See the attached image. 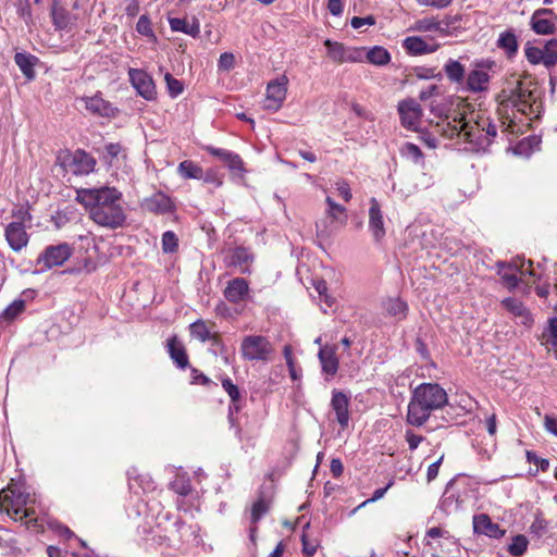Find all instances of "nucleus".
Masks as SVG:
<instances>
[{"label":"nucleus","mask_w":557,"mask_h":557,"mask_svg":"<svg viewBox=\"0 0 557 557\" xmlns=\"http://www.w3.org/2000/svg\"><path fill=\"white\" fill-rule=\"evenodd\" d=\"M544 428L548 433L557 437V418L546 414L544 417Z\"/></svg>","instance_id":"61"},{"label":"nucleus","mask_w":557,"mask_h":557,"mask_svg":"<svg viewBox=\"0 0 557 557\" xmlns=\"http://www.w3.org/2000/svg\"><path fill=\"white\" fill-rule=\"evenodd\" d=\"M143 208L149 212L164 214L174 210L171 198L162 191L154 193L143 200Z\"/></svg>","instance_id":"19"},{"label":"nucleus","mask_w":557,"mask_h":557,"mask_svg":"<svg viewBox=\"0 0 557 557\" xmlns=\"http://www.w3.org/2000/svg\"><path fill=\"white\" fill-rule=\"evenodd\" d=\"M327 9L334 16H339L343 13L344 7L342 0H329Z\"/></svg>","instance_id":"64"},{"label":"nucleus","mask_w":557,"mask_h":557,"mask_svg":"<svg viewBox=\"0 0 557 557\" xmlns=\"http://www.w3.org/2000/svg\"><path fill=\"white\" fill-rule=\"evenodd\" d=\"M124 10L127 16L135 17L139 13L138 0H125Z\"/></svg>","instance_id":"62"},{"label":"nucleus","mask_w":557,"mask_h":557,"mask_svg":"<svg viewBox=\"0 0 557 557\" xmlns=\"http://www.w3.org/2000/svg\"><path fill=\"white\" fill-rule=\"evenodd\" d=\"M349 405L350 397L348 395H346L342 391L333 389L331 407L335 412L336 421L343 429H346L348 426L350 420Z\"/></svg>","instance_id":"15"},{"label":"nucleus","mask_w":557,"mask_h":557,"mask_svg":"<svg viewBox=\"0 0 557 557\" xmlns=\"http://www.w3.org/2000/svg\"><path fill=\"white\" fill-rule=\"evenodd\" d=\"M197 530L193 525L186 524L181 519L175 520L170 524L169 529L162 530L160 525L151 531V540L160 545L173 546L177 543L188 542L197 537Z\"/></svg>","instance_id":"5"},{"label":"nucleus","mask_w":557,"mask_h":557,"mask_svg":"<svg viewBox=\"0 0 557 557\" xmlns=\"http://www.w3.org/2000/svg\"><path fill=\"white\" fill-rule=\"evenodd\" d=\"M400 151L405 158L411 160L412 162L423 163V153L417 145H414L412 143H406L401 147Z\"/></svg>","instance_id":"44"},{"label":"nucleus","mask_w":557,"mask_h":557,"mask_svg":"<svg viewBox=\"0 0 557 557\" xmlns=\"http://www.w3.org/2000/svg\"><path fill=\"white\" fill-rule=\"evenodd\" d=\"M525 57L528 61L532 64H544L545 58L543 55L541 47H527L525 48Z\"/></svg>","instance_id":"51"},{"label":"nucleus","mask_w":557,"mask_h":557,"mask_svg":"<svg viewBox=\"0 0 557 557\" xmlns=\"http://www.w3.org/2000/svg\"><path fill=\"white\" fill-rule=\"evenodd\" d=\"M270 509V504L263 497H260L252 504L250 520L256 524Z\"/></svg>","instance_id":"40"},{"label":"nucleus","mask_w":557,"mask_h":557,"mask_svg":"<svg viewBox=\"0 0 557 557\" xmlns=\"http://www.w3.org/2000/svg\"><path fill=\"white\" fill-rule=\"evenodd\" d=\"M335 188L338 191L339 196L345 201H347V202L350 201V199L352 198V194H351V189H350V186L347 183V181L338 180L337 182H335Z\"/></svg>","instance_id":"55"},{"label":"nucleus","mask_w":557,"mask_h":557,"mask_svg":"<svg viewBox=\"0 0 557 557\" xmlns=\"http://www.w3.org/2000/svg\"><path fill=\"white\" fill-rule=\"evenodd\" d=\"M301 542H302V553L307 556V557H312L315 552H317V544L314 543H311L307 536L304 534L302 537H301Z\"/></svg>","instance_id":"63"},{"label":"nucleus","mask_w":557,"mask_h":557,"mask_svg":"<svg viewBox=\"0 0 557 557\" xmlns=\"http://www.w3.org/2000/svg\"><path fill=\"white\" fill-rule=\"evenodd\" d=\"M406 441L410 450L418 448L419 444L423 441L421 435H417L411 431L406 432Z\"/></svg>","instance_id":"60"},{"label":"nucleus","mask_w":557,"mask_h":557,"mask_svg":"<svg viewBox=\"0 0 557 557\" xmlns=\"http://www.w3.org/2000/svg\"><path fill=\"white\" fill-rule=\"evenodd\" d=\"M288 79L285 75L271 81L267 86L264 109L277 111L286 99Z\"/></svg>","instance_id":"10"},{"label":"nucleus","mask_w":557,"mask_h":557,"mask_svg":"<svg viewBox=\"0 0 557 557\" xmlns=\"http://www.w3.org/2000/svg\"><path fill=\"white\" fill-rule=\"evenodd\" d=\"M440 94V86L433 84L420 91L419 99L422 101H426L434 96H438Z\"/></svg>","instance_id":"59"},{"label":"nucleus","mask_w":557,"mask_h":557,"mask_svg":"<svg viewBox=\"0 0 557 557\" xmlns=\"http://www.w3.org/2000/svg\"><path fill=\"white\" fill-rule=\"evenodd\" d=\"M72 256V248L69 244L62 243L55 246H48L38 257L37 263H42L46 269L62 265Z\"/></svg>","instance_id":"12"},{"label":"nucleus","mask_w":557,"mask_h":557,"mask_svg":"<svg viewBox=\"0 0 557 557\" xmlns=\"http://www.w3.org/2000/svg\"><path fill=\"white\" fill-rule=\"evenodd\" d=\"M535 97L529 89L519 86L511 95L509 102L518 112L522 114H531L533 112V102Z\"/></svg>","instance_id":"23"},{"label":"nucleus","mask_w":557,"mask_h":557,"mask_svg":"<svg viewBox=\"0 0 557 557\" xmlns=\"http://www.w3.org/2000/svg\"><path fill=\"white\" fill-rule=\"evenodd\" d=\"M497 45L499 48L504 49L508 55H513L518 51V41L517 37L512 32H504L499 35L497 40Z\"/></svg>","instance_id":"35"},{"label":"nucleus","mask_w":557,"mask_h":557,"mask_svg":"<svg viewBox=\"0 0 557 557\" xmlns=\"http://www.w3.org/2000/svg\"><path fill=\"white\" fill-rule=\"evenodd\" d=\"M82 100L85 103L87 111L95 115L111 117L115 115L116 109L99 94L92 97H84Z\"/></svg>","instance_id":"22"},{"label":"nucleus","mask_w":557,"mask_h":557,"mask_svg":"<svg viewBox=\"0 0 557 557\" xmlns=\"http://www.w3.org/2000/svg\"><path fill=\"white\" fill-rule=\"evenodd\" d=\"M61 159V164L75 175H87L94 172L96 160L85 150L77 149L73 153H66Z\"/></svg>","instance_id":"8"},{"label":"nucleus","mask_w":557,"mask_h":557,"mask_svg":"<svg viewBox=\"0 0 557 557\" xmlns=\"http://www.w3.org/2000/svg\"><path fill=\"white\" fill-rule=\"evenodd\" d=\"M497 274L502 277L503 282L506 284V286L512 290L515 289L519 284V278L517 276V273L512 271V268L507 265V262H497Z\"/></svg>","instance_id":"32"},{"label":"nucleus","mask_w":557,"mask_h":557,"mask_svg":"<svg viewBox=\"0 0 557 557\" xmlns=\"http://www.w3.org/2000/svg\"><path fill=\"white\" fill-rule=\"evenodd\" d=\"M223 295L231 304H240L245 301L249 295V284L247 280L243 277H235L228 281Z\"/></svg>","instance_id":"18"},{"label":"nucleus","mask_w":557,"mask_h":557,"mask_svg":"<svg viewBox=\"0 0 557 557\" xmlns=\"http://www.w3.org/2000/svg\"><path fill=\"white\" fill-rule=\"evenodd\" d=\"M527 457H528V460L530 462H533L534 465H536L541 471L548 470L549 461L547 459L541 458V457L536 456V454L531 453V451H528Z\"/></svg>","instance_id":"57"},{"label":"nucleus","mask_w":557,"mask_h":557,"mask_svg":"<svg viewBox=\"0 0 557 557\" xmlns=\"http://www.w3.org/2000/svg\"><path fill=\"white\" fill-rule=\"evenodd\" d=\"M235 65V57L231 52H223L218 61V67L220 71L228 72Z\"/></svg>","instance_id":"54"},{"label":"nucleus","mask_w":557,"mask_h":557,"mask_svg":"<svg viewBox=\"0 0 557 557\" xmlns=\"http://www.w3.org/2000/svg\"><path fill=\"white\" fill-rule=\"evenodd\" d=\"M178 248V239L174 232L166 231L162 235V250L164 253H173Z\"/></svg>","instance_id":"47"},{"label":"nucleus","mask_w":557,"mask_h":557,"mask_svg":"<svg viewBox=\"0 0 557 557\" xmlns=\"http://www.w3.org/2000/svg\"><path fill=\"white\" fill-rule=\"evenodd\" d=\"M136 30L146 37H154L151 22L147 15H141L136 24Z\"/></svg>","instance_id":"53"},{"label":"nucleus","mask_w":557,"mask_h":557,"mask_svg":"<svg viewBox=\"0 0 557 557\" xmlns=\"http://www.w3.org/2000/svg\"><path fill=\"white\" fill-rule=\"evenodd\" d=\"M128 77L132 86L144 99L151 101L157 97L156 85L152 77L144 70L129 69Z\"/></svg>","instance_id":"11"},{"label":"nucleus","mask_w":557,"mask_h":557,"mask_svg":"<svg viewBox=\"0 0 557 557\" xmlns=\"http://www.w3.org/2000/svg\"><path fill=\"white\" fill-rule=\"evenodd\" d=\"M177 172L185 180H200L203 174L202 169L190 160L181 162L178 164Z\"/></svg>","instance_id":"34"},{"label":"nucleus","mask_w":557,"mask_h":557,"mask_svg":"<svg viewBox=\"0 0 557 557\" xmlns=\"http://www.w3.org/2000/svg\"><path fill=\"white\" fill-rule=\"evenodd\" d=\"M228 168V170L235 174H238L239 176H243L246 172L244 162L239 154L233 152L232 156L227 159L225 163Z\"/></svg>","instance_id":"49"},{"label":"nucleus","mask_w":557,"mask_h":557,"mask_svg":"<svg viewBox=\"0 0 557 557\" xmlns=\"http://www.w3.org/2000/svg\"><path fill=\"white\" fill-rule=\"evenodd\" d=\"M473 530L478 534H483L492 539H499L505 533V531L502 530L497 523H494L485 513L473 517Z\"/></svg>","instance_id":"25"},{"label":"nucleus","mask_w":557,"mask_h":557,"mask_svg":"<svg viewBox=\"0 0 557 557\" xmlns=\"http://www.w3.org/2000/svg\"><path fill=\"white\" fill-rule=\"evenodd\" d=\"M384 308L389 315L395 317L398 320L405 319L408 311L407 304L399 298L387 299L384 304Z\"/></svg>","instance_id":"33"},{"label":"nucleus","mask_w":557,"mask_h":557,"mask_svg":"<svg viewBox=\"0 0 557 557\" xmlns=\"http://www.w3.org/2000/svg\"><path fill=\"white\" fill-rule=\"evenodd\" d=\"M461 500L459 496H456L454 494H447L445 493L442 500H441V509L445 511L446 513H451L455 511H458L461 508Z\"/></svg>","instance_id":"41"},{"label":"nucleus","mask_w":557,"mask_h":557,"mask_svg":"<svg viewBox=\"0 0 557 557\" xmlns=\"http://www.w3.org/2000/svg\"><path fill=\"white\" fill-rule=\"evenodd\" d=\"M504 308L509 311L515 318L520 317L528 308L517 298L508 297L502 301Z\"/></svg>","instance_id":"46"},{"label":"nucleus","mask_w":557,"mask_h":557,"mask_svg":"<svg viewBox=\"0 0 557 557\" xmlns=\"http://www.w3.org/2000/svg\"><path fill=\"white\" fill-rule=\"evenodd\" d=\"M533 262L531 260L525 261L523 257H516L510 262H507V265L512 268V271L518 273L525 274L528 273L530 276L535 277L536 273L532 269Z\"/></svg>","instance_id":"38"},{"label":"nucleus","mask_w":557,"mask_h":557,"mask_svg":"<svg viewBox=\"0 0 557 557\" xmlns=\"http://www.w3.org/2000/svg\"><path fill=\"white\" fill-rule=\"evenodd\" d=\"M164 81L166 83L168 91L170 97L176 98L180 96L184 90V85L181 81L176 79L174 76H172L171 73H165Z\"/></svg>","instance_id":"48"},{"label":"nucleus","mask_w":557,"mask_h":557,"mask_svg":"<svg viewBox=\"0 0 557 557\" xmlns=\"http://www.w3.org/2000/svg\"><path fill=\"white\" fill-rule=\"evenodd\" d=\"M206 151H208L211 156L218 158L222 162L226 163L227 159L232 156L233 151L223 148H216L213 146H206Z\"/></svg>","instance_id":"56"},{"label":"nucleus","mask_w":557,"mask_h":557,"mask_svg":"<svg viewBox=\"0 0 557 557\" xmlns=\"http://www.w3.org/2000/svg\"><path fill=\"white\" fill-rule=\"evenodd\" d=\"M403 46L406 49V51L412 55L433 53L440 47L438 44H435V42L429 44L423 38L418 37V36L407 37L404 40Z\"/></svg>","instance_id":"27"},{"label":"nucleus","mask_w":557,"mask_h":557,"mask_svg":"<svg viewBox=\"0 0 557 557\" xmlns=\"http://www.w3.org/2000/svg\"><path fill=\"white\" fill-rule=\"evenodd\" d=\"M29 502L30 494L13 484L0 491V511H4L15 520L24 521L27 527H35L37 524L35 511L26 508Z\"/></svg>","instance_id":"4"},{"label":"nucleus","mask_w":557,"mask_h":557,"mask_svg":"<svg viewBox=\"0 0 557 557\" xmlns=\"http://www.w3.org/2000/svg\"><path fill=\"white\" fill-rule=\"evenodd\" d=\"M448 401L446 391L437 383H421L413 391L407 409V423L422 426L434 410Z\"/></svg>","instance_id":"3"},{"label":"nucleus","mask_w":557,"mask_h":557,"mask_svg":"<svg viewBox=\"0 0 557 557\" xmlns=\"http://www.w3.org/2000/svg\"><path fill=\"white\" fill-rule=\"evenodd\" d=\"M191 336L205 343L210 339V331L202 320H197L189 325Z\"/></svg>","instance_id":"42"},{"label":"nucleus","mask_w":557,"mask_h":557,"mask_svg":"<svg viewBox=\"0 0 557 557\" xmlns=\"http://www.w3.org/2000/svg\"><path fill=\"white\" fill-rule=\"evenodd\" d=\"M447 78L455 84H462L465 79V66L457 60L449 59L444 65Z\"/></svg>","instance_id":"31"},{"label":"nucleus","mask_w":557,"mask_h":557,"mask_svg":"<svg viewBox=\"0 0 557 557\" xmlns=\"http://www.w3.org/2000/svg\"><path fill=\"white\" fill-rule=\"evenodd\" d=\"M274 354V346L263 335H247L240 344V355L246 361L268 362Z\"/></svg>","instance_id":"6"},{"label":"nucleus","mask_w":557,"mask_h":557,"mask_svg":"<svg viewBox=\"0 0 557 557\" xmlns=\"http://www.w3.org/2000/svg\"><path fill=\"white\" fill-rule=\"evenodd\" d=\"M494 65L493 61H480L469 72L466 78L465 90L470 92H483L488 89L491 79L490 72Z\"/></svg>","instance_id":"7"},{"label":"nucleus","mask_w":557,"mask_h":557,"mask_svg":"<svg viewBox=\"0 0 557 557\" xmlns=\"http://www.w3.org/2000/svg\"><path fill=\"white\" fill-rule=\"evenodd\" d=\"M369 230L376 242L385 236L384 218L381 206L375 198L370 199Z\"/></svg>","instance_id":"21"},{"label":"nucleus","mask_w":557,"mask_h":557,"mask_svg":"<svg viewBox=\"0 0 557 557\" xmlns=\"http://www.w3.org/2000/svg\"><path fill=\"white\" fill-rule=\"evenodd\" d=\"M352 28L358 29L361 28L364 25H374L375 18L372 15L360 17V16H354L350 22Z\"/></svg>","instance_id":"58"},{"label":"nucleus","mask_w":557,"mask_h":557,"mask_svg":"<svg viewBox=\"0 0 557 557\" xmlns=\"http://www.w3.org/2000/svg\"><path fill=\"white\" fill-rule=\"evenodd\" d=\"M170 27L173 32H182L184 34L197 37L200 33V25L198 21L188 23L184 18L173 17L169 20Z\"/></svg>","instance_id":"30"},{"label":"nucleus","mask_w":557,"mask_h":557,"mask_svg":"<svg viewBox=\"0 0 557 557\" xmlns=\"http://www.w3.org/2000/svg\"><path fill=\"white\" fill-rule=\"evenodd\" d=\"M367 60L374 65H385L391 61L388 51L380 46L371 48L367 54Z\"/></svg>","instance_id":"36"},{"label":"nucleus","mask_w":557,"mask_h":557,"mask_svg":"<svg viewBox=\"0 0 557 557\" xmlns=\"http://www.w3.org/2000/svg\"><path fill=\"white\" fill-rule=\"evenodd\" d=\"M27 226L17 223H9L4 230V237L9 247L15 251H22L29 242V235L26 232Z\"/></svg>","instance_id":"16"},{"label":"nucleus","mask_w":557,"mask_h":557,"mask_svg":"<svg viewBox=\"0 0 557 557\" xmlns=\"http://www.w3.org/2000/svg\"><path fill=\"white\" fill-rule=\"evenodd\" d=\"M443 133L448 138H458L472 145V150L487 147L497 134L496 125L488 119L478 116V120H467L461 113L448 117Z\"/></svg>","instance_id":"2"},{"label":"nucleus","mask_w":557,"mask_h":557,"mask_svg":"<svg viewBox=\"0 0 557 557\" xmlns=\"http://www.w3.org/2000/svg\"><path fill=\"white\" fill-rule=\"evenodd\" d=\"M543 55L545 58V66L552 67L557 63V39L548 40L543 47H541Z\"/></svg>","instance_id":"39"},{"label":"nucleus","mask_w":557,"mask_h":557,"mask_svg":"<svg viewBox=\"0 0 557 557\" xmlns=\"http://www.w3.org/2000/svg\"><path fill=\"white\" fill-rule=\"evenodd\" d=\"M401 125L408 129H417L420 124L422 109L414 99H406L398 103Z\"/></svg>","instance_id":"14"},{"label":"nucleus","mask_w":557,"mask_h":557,"mask_svg":"<svg viewBox=\"0 0 557 557\" xmlns=\"http://www.w3.org/2000/svg\"><path fill=\"white\" fill-rule=\"evenodd\" d=\"M547 530V522L545 519H543L540 516H536L533 522L531 523L529 531L530 534L541 537L546 533Z\"/></svg>","instance_id":"52"},{"label":"nucleus","mask_w":557,"mask_h":557,"mask_svg":"<svg viewBox=\"0 0 557 557\" xmlns=\"http://www.w3.org/2000/svg\"><path fill=\"white\" fill-rule=\"evenodd\" d=\"M38 58L27 52H16L14 55V62L20 67L23 75L32 81L35 78V65L38 63Z\"/></svg>","instance_id":"29"},{"label":"nucleus","mask_w":557,"mask_h":557,"mask_svg":"<svg viewBox=\"0 0 557 557\" xmlns=\"http://www.w3.org/2000/svg\"><path fill=\"white\" fill-rule=\"evenodd\" d=\"M227 267H236L240 269V273H250V264L253 261L252 253L245 247H236L230 249L224 258Z\"/></svg>","instance_id":"17"},{"label":"nucleus","mask_w":557,"mask_h":557,"mask_svg":"<svg viewBox=\"0 0 557 557\" xmlns=\"http://www.w3.org/2000/svg\"><path fill=\"white\" fill-rule=\"evenodd\" d=\"M318 358L320 360L323 373L330 376H334L337 373L339 361L336 356L335 346L324 345L321 347L318 352Z\"/></svg>","instance_id":"26"},{"label":"nucleus","mask_w":557,"mask_h":557,"mask_svg":"<svg viewBox=\"0 0 557 557\" xmlns=\"http://www.w3.org/2000/svg\"><path fill=\"white\" fill-rule=\"evenodd\" d=\"M460 16L456 15L454 17H445L444 20L440 21L435 17H424L416 23V29L419 32H438L441 34H447L449 27L459 22Z\"/></svg>","instance_id":"20"},{"label":"nucleus","mask_w":557,"mask_h":557,"mask_svg":"<svg viewBox=\"0 0 557 557\" xmlns=\"http://www.w3.org/2000/svg\"><path fill=\"white\" fill-rule=\"evenodd\" d=\"M52 23L58 30L71 29L74 25L76 17L69 12L65 8L59 7L54 0L51 9Z\"/></svg>","instance_id":"28"},{"label":"nucleus","mask_w":557,"mask_h":557,"mask_svg":"<svg viewBox=\"0 0 557 557\" xmlns=\"http://www.w3.org/2000/svg\"><path fill=\"white\" fill-rule=\"evenodd\" d=\"M223 389L227 393L231 398V401H240V392L238 386L233 383L230 377H224L221 381Z\"/></svg>","instance_id":"50"},{"label":"nucleus","mask_w":557,"mask_h":557,"mask_svg":"<svg viewBox=\"0 0 557 557\" xmlns=\"http://www.w3.org/2000/svg\"><path fill=\"white\" fill-rule=\"evenodd\" d=\"M166 350L178 369L184 370L189 366L185 346L176 335H172L166 339Z\"/></svg>","instance_id":"24"},{"label":"nucleus","mask_w":557,"mask_h":557,"mask_svg":"<svg viewBox=\"0 0 557 557\" xmlns=\"http://www.w3.org/2000/svg\"><path fill=\"white\" fill-rule=\"evenodd\" d=\"M528 543L524 535H516L508 546L509 554L515 557L522 556L528 548Z\"/></svg>","instance_id":"43"},{"label":"nucleus","mask_w":557,"mask_h":557,"mask_svg":"<svg viewBox=\"0 0 557 557\" xmlns=\"http://www.w3.org/2000/svg\"><path fill=\"white\" fill-rule=\"evenodd\" d=\"M25 310V300L15 299L3 311L1 317L5 320H13Z\"/></svg>","instance_id":"45"},{"label":"nucleus","mask_w":557,"mask_h":557,"mask_svg":"<svg viewBox=\"0 0 557 557\" xmlns=\"http://www.w3.org/2000/svg\"><path fill=\"white\" fill-rule=\"evenodd\" d=\"M324 46L327 49V57L336 63H354L363 59V49L346 47L345 45L326 39Z\"/></svg>","instance_id":"9"},{"label":"nucleus","mask_w":557,"mask_h":557,"mask_svg":"<svg viewBox=\"0 0 557 557\" xmlns=\"http://www.w3.org/2000/svg\"><path fill=\"white\" fill-rule=\"evenodd\" d=\"M75 200L99 226L116 230L123 227L126 222L123 194L115 187L79 188L76 189Z\"/></svg>","instance_id":"1"},{"label":"nucleus","mask_w":557,"mask_h":557,"mask_svg":"<svg viewBox=\"0 0 557 557\" xmlns=\"http://www.w3.org/2000/svg\"><path fill=\"white\" fill-rule=\"evenodd\" d=\"M12 218L14 219L11 223H17L23 226H30L33 216L29 211L28 205H21L12 210Z\"/></svg>","instance_id":"37"},{"label":"nucleus","mask_w":557,"mask_h":557,"mask_svg":"<svg viewBox=\"0 0 557 557\" xmlns=\"http://www.w3.org/2000/svg\"><path fill=\"white\" fill-rule=\"evenodd\" d=\"M557 15L550 9H539L531 16V28L539 35H552L556 30Z\"/></svg>","instance_id":"13"}]
</instances>
